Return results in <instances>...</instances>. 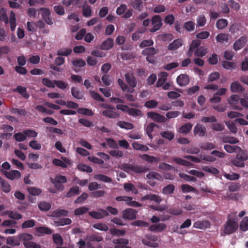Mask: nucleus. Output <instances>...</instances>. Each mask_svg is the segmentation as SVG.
<instances>
[{
	"label": "nucleus",
	"instance_id": "obj_1",
	"mask_svg": "<svg viewBox=\"0 0 248 248\" xmlns=\"http://www.w3.org/2000/svg\"><path fill=\"white\" fill-rule=\"evenodd\" d=\"M118 211L117 208L108 206L106 209H99L97 211H93L89 212V215L93 218L101 219L109 216V214L113 216L118 214Z\"/></svg>",
	"mask_w": 248,
	"mask_h": 248
},
{
	"label": "nucleus",
	"instance_id": "obj_2",
	"mask_svg": "<svg viewBox=\"0 0 248 248\" xmlns=\"http://www.w3.org/2000/svg\"><path fill=\"white\" fill-rule=\"evenodd\" d=\"M120 168L127 173H130L132 172L141 173L147 171L149 170L146 167L138 165H131L128 163L122 164L120 166Z\"/></svg>",
	"mask_w": 248,
	"mask_h": 248
},
{
	"label": "nucleus",
	"instance_id": "obj_3",
	"mask_svg": "<svg viewBox=\"0 0 248 248\" xmlns=\"http://www.w3.org/2000/svg\"><path fill=\"white\" fill-rule=\"evenodd\" d=\"M238 228V224L234 218H229L224 226L223 232L226 234H230L235 232Z\"/></svg>",
	"mask_w": 248,
	"mask_h": 248
},
{
	"label": "nucleus",
	"instance_id": "obj_4",
	"mask_svg": "<svg viewBox=\"0 0 248 248\" xmlns=\"http://www.w3.org/2000/svg\"><path fill=\"white\" fill-rule=\"evenodd\" d=\"M161 16L159 15L154 16L151 20L153 27L150 29V31L154 32L160 29L162 25Z\"/></svg>",
	"mask_w": 248,
	"mask_h": 248
},
{
	"label": "nucleus",
	"instance_id": "obj_5",
	"mask_svg": "<svg viewBox=\"0 0 248 248\" xmlns=\"http://www.w3.org/2000/svg\"><path fill=\"white\" fill-rule=\"evenodd\" d=\"M122 214L123 218L133 220L136 218L137 212L133 209L127 208L122 211Z\"/></svg>",
	"mask_w": 248,
	"mask_h": 248
},
{
	"label": "nucleus",
	"instance_id": "obj_6",
	"mask_svg": "<svg viewBox=\"0 0 248 248\" xmlns=\"http://www.w3.org/2000/svg\"><path fill=\"white\" fill-rule=\"evenodd\" d=\"M1 171L8 179L11 180L19 179L21 176V173L17 170H12L7 171L1 170Z\"/></svg>",
	"mask_w": 248,
	"mask_h": 248
},
{
	"label": "nucleus",
	"instance_id": "obj_7",
	"mask_svg": "<svg viewBox=\"0 0 248 248\" xmlns=\"http://www.w3.org/2000/svg\"><path fill=\"white\" fill-rule=\"evenodd\" d=\"M124 77L126 82L130 87L134 88L137 86L138 80L133 73H126Z\"/></svg>",
	"mask_w": 248,
	"mask_h": 248
},
{
	"label": "nucleus",
	"instance_id": "obj_8",
	"mask_svg": "<svg viewBox=\"0 0 248 248\" xmlns=\"http://www.w3.org/2000/svg\"><path fill=\"white\" fill-rule=\"evenodd\" d=\"M240 97L238 95L232 94L228 99V103L231 105L232 107L235 109H242L241 106L239 105Z\"/></svg>",
	"mask_w": 248,
	"mask_h": 248
},
{
	"label": "nucleus",
	"instance_id": "obj_9",
	"mask_svg": "<svg viewBox=\"0 0 248 248\" xmlns=\"http://www.w3.org/2000/svg\"><path fill=\"white\" fill-rule=\"evenodd\" d=\"M248 41V37L246 36H242L237 40L233 45V49L235 51L242 48L247 44Z\"/></svg>",
	"mask_w": 248,
	"mask_h": 248
},
{
	"label": "nucleus",
	"instance_id": "obj_10",
	"mask_svg": "<svg viewBox=\"0 0 248 248\" xmlns=\"http://www.w3.org/2000/svg\"><path fill=\"white\" fill-rule=\"evenodd\" d=\"M40 10L43 11L42 14V18L48 25H51L53 24V21L50 17V11L46 8H40Z\"/></svg>",
	"mask_w": 248,
	"mask_h": 248
},
{
	"label": "nucleus",
	"instance_id": "obj_11",
	"mask_svg": "<svg viewBox=\"0 0 248 248\" xmlns=\"http://www.w3.org/2000/svg\"><path fill=\"white\" fill-rule=\"evenodd\" d=\"M147 115L157 123H165L166 121V119L164 116L155 112H148Z\"/></svg>",
	"mask_w": 248,
	"mask_h": 248
},
{
	"label": "nucleus",
	"instance_id": "obj_12",
	"mask_svg": "<svg viewBox=\"0 0 248 248\" xmlns=\"http://www.w3.org/2000/svg\"><path fill=\"white\" fill-rule=\"evenodd\" d=\"M177 84L181 87L186 86L189 82V78L186 74H180L176 78Z\"/></svg>",
	"mask_w": 248,
	"mask_h": 248
},
{
	"label": "nucleus",
	"instance_id": "obj_13",
	"mask_svg": "<svg viewBox=\"0 0 248 248\" xmlns=\"http://www.w3.org/2000/svg\"><path fill=\"white\" fill-rule=\"evenodd\" d=\"M206 133V127L201 124H198L194 127L193 133L195 136L198 135L199 137H203Z\"/></svg>",
	"mask_w": 248,
	"mask_h": 248
},
{
	"label": "nucleus",
	"instance_id": "obj_14",
	"mask_svg": "<svg viewBox=\"0 0 248 248\" xmlns=\"http://www.w3.org/2000/svg\"><path fill=\"white\" fill-rule=\"evenodd\" d=\"M156 240V238L154 236H148L145 238H143L141 240L142 243L147 246L156 248L158 246L157 243H155L154 241Z\"/></svg>",
	"mask_w": 248,
	"mask_h": 248
},
{
	"label": "nucleus",
	"instance_id": "obj_15",
	"mask_svg": "<svg viewBox=\"0 0 248 248\" xmlns=\"http://www.w3.org/2000/svg\"><path fill=\"white\" fill-rule=\"evenodd\" d=\"M141 201L149 200L154 201L156 203H159L162 201V199L157 195L154 194H146L141 198Z\"/></svg>",
	"mask_w": 248,
	"mask_h": 248
},
{
	"label": "nucleus",
	"instance_id": "obj_16",
	"mask_svg": "<svg viewBox=\"0 0 248 248\" xmlns=\"http://www.w3.org/2000/svg\"><path fill=\"white\" fill-rule=\"evenodd\" d=\"M183 46V41L181 39L178 38L174 40L168 46L169 50H175Z\"/></svg>",
	"mask_w": 248,
	"mask_h": 248
},
{
	"label": "nucleus",
	"instance_id": "obj_17",
	"mask_svg": "<svg viewBox=\"0 0 248 248\" xmlns=\"http://www.w3.org/2000/svg\"><path fill=\"white\" fill-rule=\"evenodd\" d=\"M210 226V222L206 220L197 221L195 222L193 224L194 228L200 229H205L206 228H209Z\"/></svg>",
	"mask_w": 248,
	"mask_h": 248
},
{
	"label": "nucleus",
	"instance_id": "obj_18",
	"mask_svg": "<svg viewBox=\"0 0 248 248\" xmlns=\"http://www.w3.org/2000/svg\"><path fill=\"white\" fill-rule=\"evenodd\" d=\"M19 243L23 242L24 246L26 243H29L33 239V236L29 233H20L18 235Z\"/></svg>",
	"mask_w": 248,
	"mask_h": 248
},
{
	"label": "nucleus",
	"instance_id": "obj_19",
	"mask_svg": "<svg viewBox=\"0 0 248 248\" xmlns=\"http://www.w3.org/2000/svg\"><path fill=\"white\" fill-rule=\"evenodd\" d=\"M143 160L150 163H157L160 161V158L147 154H143L140 156Z\"/></svg>",
	"mask_w": 248,
	"mask_h": 248
},
{
	"label": "nucleus",
	"instance_id": "obj_20",
	"mask_svg": "<svg viewBox=\"0 0 248 248\" xmlns=\"http://www.w3.org/2000/svg\"><path fill=\"white\" fill-rule=\"evenodd\" d=\"M113 39L108 38L102 43L100 48L102 50H109L113 46Z\"/></svg>",
	"mask_w": 248,
	"mask_h": 248
},
{
	"label": "nucleus",
	"instance_id": "obj_21",
	"mask_svg": "<svg viewBox=\"0 0 248 248\" xmlns=\"http://www.w3.org/2000/svg\"><path fill=\"white\" fill-rule=\"evenodd\" d=\"M132 200L133 198L131 197L124 196L123 197V201L125 202L128 206L134 207H139L142 206L140 203L136 201H133Z\"/></svg>",
	"mask_w": 248,
	"mask_h": 248
},
{
	"label": "nucleus",
	"instance_id": "obj_22",
	"mask_svg": "<svg viewBox=\"0 0 248 248\" xmlns=\"http://www.w3.org/2000/svg\"><path fill=\"white\" fill-rule=\"evenodd\" d=\"M102 115L107 118L111 119L118 118L120 117V114L112 110H104L102 111Z\"/></svg>",
	"mask_w": 248,
	"mask_h": 248
},
{
	"label": "nucleus",
	"instance_id": "obj_23",
	"mask_svg": "<svg viewBox=\"0 0 248 248\" xmlns=\"http://www.w3.org/2000/svg\"><path fill=\"white\" fill-rule=\"evenodd\" d=\"M131 6L136 10L141 11L143 8L142 0H133L131 2Z\"/></svg>",
	"mask_w": 248,
	"mask_h": 248
},
{
	"label": "nucleus",
	"instance_id": "obj_24",
	"mask_svg": "<svg viewBox=\"0 0 248 248\" xmlns=\"http://www.w3.org/2000/svg\"><path fill=\"white\" fill-rule=\"evenodd\" d=\"M158 52V50L157 48H155L154 47H149L144 49L142 51V54L144 56H152Z\"/></svg>",
	"mask_w": 248,
	"mask_h": 248
},
{
	"label": "nucleus",
	"instance_id": "obj_25",
	"mask_svg": "<svg viewBox=\"0 0 248 248\" xmlns=\"http://www.w3.org/2000/svg\"><path fill=\"white\" fill-rule=\"evenodd\" d=\"M231 91L232 93L242 92L244 91V88L239 82L234 81L231 85Z\"/></svg>",
	"mask_w": 248,
	"mask_h": 248
},
{
	"label": "nucleus",
	"instance_id": "obj_26",
	"mask_svg": "<svg viewBox=\"0 0 248 248\" xmlns=\"http://www.w3.org/2000/svg\"><path fill=\"white\" fill-rule=\"evenodd\" d=\"M4 214L8 215L10 218L15 220H19L22 218V216L20 214L13 211L7 210L4 212Z\"/></svg>",
	"mask_w": 248,
	"mask_h": 248
},
{
	"label": "nucleus",
	"instance_id": "obj_27",
	"mask_svg": "<svg viewBox=\"0 0 248 248\" xmlns=\"http://www.w3.org/2000/svg\"><path fill=\"white\" fill-rule=\"evenodd\" d=\"M193 125L190 123H187L181 126L179 130V132L182 134H186L191 130Z\"/></svg>",
	"mask_w": 248,
	"mask_h": 248
},
{
	"label": "nucleus",
	"instance_id": "obj_28",
	"mask_svg": "<svg viewBox=\"0 0 248 248\" xmlns=\"http://www.w3.org/2000/svg\"><path fill=\"white\" fill-rule=\"evenodd\" d=\"M9 22L11 30L13 31L15 30L16 26V15L12 11L10 12Z\"/></svg>",
	"mask_w": 248,
	"mask_h": 248
},
{
	"label": "nucleus",
	"instance_id": "obj_29",
	"mask_svg": "<svg viewBox=\"0 0 248 248\" xmlns=\"http://www.w3.org/2000/svg\"><path fill=\"white\" fill-rule=\"evenodd\" d=\"M15 92L19 93L24 98L28 99L30 97V95L27 93L26 88L21 86H18L16 89L14 90Z\"/></svg>",
	"mask_w": 248,
	"mask_h": 248
},
{
	"label": "nucleus",
	"instance_id": "obj_30",
	"mask_svg": "<svg viewBox=\"0 0 248 248\" xmlns=\"http://www.w3.org/2000/svg\"><path fill=\"white\" fill-rule=\"evenodd\" d=\"M117 125L120 126L121 128L126 129V130H130L134 128V125L129 122H127L125 121H119Z\"/></svg>",
	"mask_w": 248,
	"mask_h": 248
},
{
	"label": "nucleus",
	"instance_id": "obj_31",
	"mask_svg": "<svg viewBox=\"0 0 248 248\" xmlns=\"http://www.w3.org/2000/svg\"><path fill=\"white\" fill-rule=\"evenodd\" d=\"M199 146L203 150H211L216 147L214 143L207 141L201 143Z\"/></svg>",
	"mask_w": 248,
	"mask_h": 248
},
{
	"label": "nucleus",
	"instance_id": "obj_32",
	"mask_svg": "<svg viewBox=\"0 0 248 248\" xmlns=\"http://www.w3.org/2000/svg\"><path fill=\"white\" fill-rule=\"evenodd\" d=\"M173 161L174 162L177 164H179L182 166H186V167H190L192 165V163L189 161H187L186 160H184L181 158L179 157H173Z\"/></svg>",
	"mask_w": 248,
	"mask_h": 248
},
{
	"label": "nucleus",
	"instance_id": "obj_33",
	"mask_svg": "<svg viewBox=\"0 0 248 248\" xmlns=\"http://www.w3.org/2000/svg\"><path fill=\"white\" fill-rule=\"evenodd\" d=\"M72 220L69 218H61L57 220L54 221L55 225L57 226H64L65 225L70 224Z\"/></svg>",
	"mask_w": 248,
	"mask_h": 248
},
{
	"label": "nucleus",
	"instance_id": "obj_34",
	"mask_svg": "<svg viewBox=\"0 0 248 248\" xmlns=\"http://www.w3.org/2000/svg\"><path fill=\"white\" fill-rule=\"evenodd\" d=\"M94 179L105 183H111L112 181L111 178L102 174L95 175Z\"/></svg>",
	"mask_w": 248,
	"mask_h": 248
},
{
	"label": "nucleus",
	"instance_id": "obj_35",
	"mask_svg": "<svg viewBox=\"0 0 248 248\" xmlns=\"http://www.w3.org/2000/svg\"><path fill=\"white\" fill-rule=\"evenodd\" d=\"M216 39L217 42L223 43L229 41V35L226 33H220L216 36Z\"/></svg>",
	"mask_w": 248,
	"mask_h": 248
},
{
	"label": "nucleus",
	"instance_id": "obj_36",
	"mask_svg": "<svg viewBox=\"0 0 248 248\" xmlns=\"http://www.w3.org/2000/svg\"><path fill=\"white\" fill-rule=\"evenodd\" d=\"M68 212L67 210L64 209H57L56 211L52 212L51 213V217H59L62 216H68Z\"/></svg>",
	"mask_w": 248,
	"mask_h": 248
},
{
	"label": "nucleus",
	"instance_id": "obj_37",
	"mask_svg": "<svg viewBox=\"0 0 248 248\" xmlns=\"http://www.w3.org/2000/svg\"><path fill=\"white\" fill-rule=\"evenodd\" d=\"M79 193V188L78 186H74L70 188L69 190L66 194V197L67 198H70L78 195Z\"/></svg>",
	"mask_w": 248,
	"mask_h": 248
},
{
	"label": "nucleus",
	"instance_id": "obj_38",
	"mask_svg": "<svg viewBox=\"0 0 248 248\" xmlns=\"http://www.w3.org/2000/svg\"><path fill=\"white\" fill-rule=\"evenodd\" d=\"M134 149L136 150L147 152L149 150V148L144 145L141 144L137 142H134L132 144Z\"/></svg>",
	"mask_w": 248,
	"mask_h": 248
},
{
	"label": "nucleus",
	"instance_id": "obj_39",
	"mask_svg": "<svg viewBox=\"0 0 248 248\" xmlns=\"http://www.w3.org/2000/svg\"><path fill=\"white\" fill-rule=\"evenodd\" d=\"M208 50L207 48L200 47L196 49L194 52V56L198 57H203L208 53Z\"/></svg>",
	"mask_w": 248,
	"mask_h": 248
},
{
	"label": "nucleus",
	"instance_id": "obj_40",
	"mask_svg": "<svg viewBox=\"0 0 248 248\" xmlns=\"http://www.w3.org/2000/svg\"><path fill=\"white\" fill-rule=\"evenodd\" d=\"M6 243L12 246H18L20 245V243L18 240V235L16 237H9L7 239Z\"/></svg>",
	"mask_w": 248,
	"mask_h": 248
},
{
	"label": "nucleus",
	"instance_id": "obj_41",
	"mask_svg": "<svg viewBox=\"0 0 248 248\" xmlns=\"http://www.w3.org/2000/svg\"><path fill=\"white\" fill-rule=\"evenodd\" d=\"M224 148L227 152L229 153H236L238 151L241 150V148L236 145L232 146L226 144L224 146Z\"/></svg>",
	"mask_w": 248,
	"mask_h": 248
},
{
	"label": "nucleus",
	"instance_id": "obj_42",
	"mask_svg": "<svg viewBox=\"0 0 248 248\" xmlns=\"http://www.w3.org/2000/svg\"><path fill=\"white\" fill-rule=\"evenodd\" d=\"M72 64L75 67L81 68L86 65V62L81 59L76 58L72 61Z\"/></svg>",
	"mask_w": 248,
	"mask_h": 248
},
{
	"label": "nucleus",
	"instance_id": "obj_43",
	"mask_svg": "<svg viewBox=\"0 0 248 248\" xmlns=\"http://www.w3.org/2000/svg\"><path fill=\"white\" fill-rule=\"evenodd\" d=\"M71 94L74 97L78 99H81L83 97V94L80 92L79 89L77 87L71 88Z\"/></svg>",
	"mask_w": 248,
	"mask_h": 248
},
{
	"label": "nucleus",
	"instance_id": "obj_44",
	"mask_svg": "<svg viewBox=\"0 0 248 248\" xmlns=\"http://www.w3.org/2000/svg\"><path fill=\"white\" fill-rule=\"evenodd\" d=\"M28 192L32 196H38L42 193V190L34 186H30L27 188Z\"/></svg>",
	"mask_w": 248,
	"mask_h": 248
},
{
	"label": "nucleus",
	"instance_id": "obj_45",
	"mask_svg": "<svg viewBox=\"0 0 248 248\" xmlns=\"http://www.w3.org/2000/svg\"><path fill=\"white\" fill-rule=\"evenodd\" d=\"M51 205L46 202H41L38 203V208L41 211H47L50 209Z\"/></svg>",
	"mask_w": 248,
	"mask_h": 248
},
{
	"label": "nucleus",
	"instance_id": "obj_46",
	"mask_svg": "<svg viewBox=\"0 0 248 248\" xmlns=\"http://www.w3.org/2000/svg\"><path fill=\"white\" fill-rule=\"evenodd\" d=\"M72 53V49L70 48H63L59 49L57 51V55L58 56H68Z\"/></svg>",
	"mask_w": 248,
	"mask_h": 248
},
{
	"label": "nucleus",
	"instance_id": "obj_47",
	"mask_svg": "<svg viewBox=\"0 0 248 248\" xmlns=\"http://www.w3.org/2000/svg\"><path fill=\"white\" fill-rule=\"evenodd\" d=\"M24 132L25 130H23L22 132L16 133L14 136L15 140L18 142L25 141L27 137Z\"/></svg>",
	"mask_w": 248,
	"mask_h": 248
},
{
	"label": "nucleus",
	"instance_id": "obj_48",
	"mask_svg": "<svg viewBox=\"0 0 248 248\" xmlns=\"http://www.w3.org/2000/svg\"><path fill=\"white\" fill-rule=\"evenodd\" d=\"M174 189V186L172 184H169L163 188L162 193L166 195H170L173 193Z\"/></svg>",
	"mask_w": 248,
	"mask_h": 248
},
{
	"label": "nucleus",
	"instance_id": "obj_49",
	"mask_svg": "<svg viewBox=\"0 0 248 248\" xmlns=\"http://www.w3.org/2000/svg\"><path fill=\"white\" fill-rule=\"evenodd\" d=\"M228 24L227 20L223 18L219 19L216 22V27L219 30H221L225 28Z\"/></svg>",
	"mask_w": 248,
	"mask_h": 248
},
{
	"label": "nucleus",
	"instance_id": "obj_50",
	"mask_svg": "<svg viewBox=\"0 0 248 248\" xmlns=\"http://www.w3.org/2000/svg\"><path fill=\"white\" fill-rule=\"evenodd\" d=\"M237 152L238 153L236 156V158L244 161L248 159V154L246 151H243L241 149V150L238 151Z\"/></svg>",
	"mask_w": 248,
	"mask_h": 248
},
{
	"label": "nucleus",
	"instance_id": "obj_51",
	"mask_svg": "<svg viewBox=\"0 0 248 248\" xmlns=\"http://www.w3.org/2000/svg\"><path fill=\"white\" fill-rule=\"evenodd\" d=\"M222 141L224 143L236 144L239 142L238 140L233 137L224 136L222 138Z\"/></svg>",
	"mask_w": 248,
	"mask_h": 248
},
{
	"label": "nucleus",
	"instance_id": "obj_52",
	"mask_svg": "<svg viewBox=\"0 0 248 248\" xmlns=\"http://www.w3.org/2000/svg\"><path fill=\"white\" fill-rule=\"evenodd\" d=\"M78 244L79 245V248H96L93 246L91 242H87L86 243L81 239L78 241Z\"/></svg>",
	"mask_w": 248,
	"mask_h": 248
},
{
	"label": "nucleus",
	"instance_id": "obj_53",
	"mask_svg": "<svg viewBox=\"0 0 248 248\" xmlns=\"http://www.w3.org/2000/svg\"><path fill=\"white\" fill-rule=\"evenodd\" d=\"M36 231L42 234H50L52 233V231L49 228L46 227H39L36 228Z\"/></svg>",
	"mask_w": 248,
	"mask_h": 248
},
{
	"label": "nucleus",
	"instance_id": "obj_54",
	"mask_svg": "<svg viewBox=\"0 0 248 248\" xmlns=\"http://www.w3.org/2000/svg\"><path fill=\"white\" fill-rule=\"evenodd\" d=\"M221 64L223 67L227 70L234 69L236 67V64L233 62L226 61H223Z\"/></svg>",
	"mask_w": 248,
	"mask_h": 248
},
{
	"label": "nucleus",
	"instance_id": "obj_55",
	"mask_svg": "<svg viewBox=\"0 0 248 248\" xmlns=\"http://www.w3.org/2000/svg\"><path fill=\"white\" fill-rule=\"evenodd\" d=\"M110 233L112 235H115L118 236H124L125 233L124 230H121L116 228H111L109 230Z\"/></svg>",
	"mask_w": 248,
	"mask_h": 248
},
{
	"label": "nucleus",
	"instance_id": "obj_56",
	"mask_svg": "<svg viewBox=\"0 0 248 248\" xmlns=\"http://www.w3.org/2000/svg\"><path fill=\"white\" fill-rule=\"evenodd\" d=\"M35 225V221L32 219L24 221L21 225L23 229L33 227Z\"/></svg>",
	"mask_w": 248,
	"mask_h": 248
},
{
	"label": "nucleus",
	"instance_id": "obj_57",
	"mask_svg": "<svg viewBox=\"0 0 248 248\" xmlns=\"http://www.w3.org/2000/svg\"><path fill=\"white\" fill-rule=\"evenodd\" d=\"M77 112L81 114L91 116L93 115V113L91 109L86 108H78Z\"/></svg>",
	"mask_w": 248,
	"mask_h": 248
},
{
	"label": "nucleus",
	"instance_id": "obj_58",
	"mask_svg": "<svg viewBox=\"0 0 248 248\" xmlns=\"http://www.w3.org/2000/svg\"><path fill=\"white\" fill-rule=\"evenodd\" d=\"M202 170L206 172L213 174H218L219 173V170L214 167H211L209 166H204L202 168Z\"/></svg>",
	"mask_w": 248,
	"mask_h": 248
},
{
	"label": "nucleus",
	"instance_id": "obj_59",
	"mask_svg": "<svg viewBox=\"0 0 248 248\" xmlns=\"http://www.w3.org/2000/svg\"><path fill=\"white\" fill-rule=\"evenodd\" d=\"M223 176L225 178L230 180H238L240 177L239 174L234 172H232L231 174L224 173Z\"/></svg>",
	"mask_w": 248,
	"mask_h": 248
},
{
	"label": "nucleus",
	"instance_id": "obj_60",
	"mask_svg": "<svg viewBox=\"0 0 248 248\" xmlns=\"http://www.w3.org/2000/svg\"><path fill=\"white\" fill-rule=\"evenodd\" d=\"M195 23L193 21H187L184 23V27L188 31L191 32L195 30Z\"/></svg>",
	"mask_w": 248,
	"mask_h": 248
},
{
	"label": "nucleus",
	"instance_id": "obj_61",
	"mask_svg": "<svg viewBox=\"0 0 248 248\" xmlns=\"http://www.w3.org/2000/svg\"><path fill=\"white\" fill-rule=\"evenodd\" d=\"M88 211V208L85 206H82L75 209L74 210V214L76 216H80L87 213Z\"/></svg>",
	"mask_w": 248,
	"mask_h": 248
},
{
	"label": "nucleus",
	"instance_id": "obj_62",
	"mask_svg": "<svg viewBox=\"0 0 248 248\" xmlns=\"http://www.w3.org/2000/svg\"><path fill=\"white\" fill-rule=\"evenodd\" d=\"M0 20L4 22L5 24H7L9 22L6 11L3 8L0 9Z\"/></svg>",
	"mask_w": 248,
	"mask_h": 248
},
{
	"label": "nucleus",
	"instance_id": "obj_63",
	"mask_svg": "<svg viewBox=\"0 0 248 248\" xmlns=\"http://www.w3.org/2000/svg\"><path fill=\"white\" fill-rule=\"evenodd\" d=\"M42 83L45 86L48 87V88H54L55 87V83L54 80L52 81L50 79L48 78H43L42 79Z\"/></svg>",
	"mask_w": 248,
	"mask_h": 248
},
{
	"label": "nucleus",
	"instance_id": "obj_64",
	"mask_svg": "<svg viewBox=\"0 0 248 248\" xmlns=\"http://www.w3.org/2000/svg\"><path fill=\"white\" fill-rule=\"evenodd\" d=\"M240 228L243 231H246L248 230V217H245L240 225Z\"/></svg>",
	"mask_w": 248,
	"mask_h": 248
}]
</instances>
